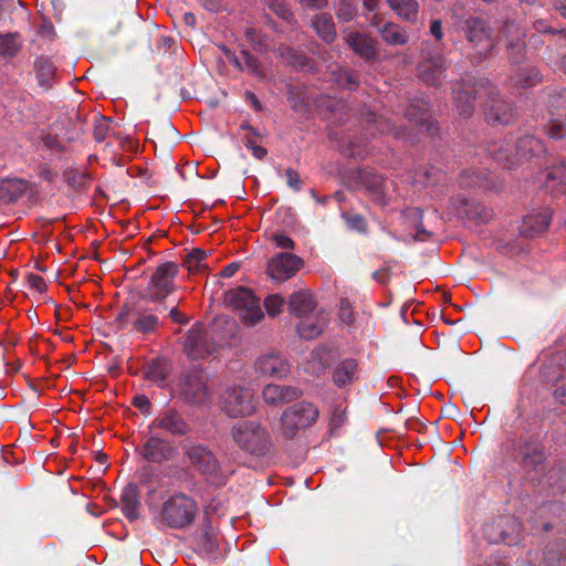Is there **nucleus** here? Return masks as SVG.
Instances as JSON below:
<instances>
[{"mask_svg": "<svg viewBox=\"0 0 566 566\" xmlns=\"http://www.w3.org/2000/svg\"><path fill=\"white\" fill-rule=\"evenodd\" d=\"M197 2L208 12L218 13L228 10V2L226 0H197Z\"/></svg>", "mask_w": 566, "mask_h": 566, "instance_id": "nucleus-58", "label": "nucleus"}, {"mask_svg": "<svg viewBox=\"0 0 566 566\" xmlns=\"http://www.w3.org/2000/svg\"><path fill=\"white\" fill-rule=\"evenodd\" d=\"M345 221L348 226V228L354 229L355 231L359 233H367L368 231V223L360 213H353V214H345L344 216Z\"/></svg>", "mask_w": 566, "mask_h": 566, "instance_id": "nucleus-53", "label": "nucleus"}, {"mask_svg": "<svg viewBox=\"0 0 566 566\" xmlns=\"http://www.w3.org/2000/svg\"><path fill=\"white\" fill-rule=\"evenodd\" d=\"M363 123L365 129L373 136L392 133L394 138L403 139L406 143H416L417 135L411 133L410 128L395 126L385 116L377 115L375 112L366 111L363 113Z\"/></svg>", "mask_w": 566, "mask_h": 566, "instance_id": "nucleus-15", "label": "nucleus"}, {"mask_svg": "<svg viewBox=\"0 0 566 566\" xmlns=\"http://www.w3.org/2000/svg\"><path fill=\"white\" fill-rule=\"evenodd\" d=\"M339 319L344 325H353L355 322V315L353 307L348 301H342L339 307Z\"/></svg>", "mask_w": 566, "mask_h": 566, "instance_id": "nucleus-59", "label": "nucleus"}, {"mask_svg": "<svg viewBox=\"0 0 566 566\" xmlns=\"http://www.w3.org/2000/svg\"><path fill=\"white\" fill-rule=\"evenodd\" d=\"M429 105L421 97H415L405 111V117L413 123L419 132L432 135L437 130L434 120L428 115Z\"/></svg>", "mask_w": 566, "mask_h": 566, "instance_id": "nucleus-22", "label": "nucleus"}, {"mask_svg": "<svg viewBox=\"0 0 566 566\" xmlns=\"http://www.w3.org/2000/svg\"><path fill=\"white\" fill-rule=\"evenodd\" d=\"M347 419L346 409H343L342 406H336L333 409V413L329 419V428L331 430H336L342 428L345 424Z\"/></svg>", "mask_w": 566, "mask_h": 566, "instance_id": "nucleus-57", "label": "nucleus"}, {"mask_svg": "<svg viewBox=\"0 0 566 566\" xmlns=\"http://www.w3.org/2000/svg\"><path fill=\"white\" fill-rule=\"evenodd\" d=\"M455 212L462 218L475 220V222H488L492 219V209L482 203L473 202L465 198L455 199Z\"/></svg>", "mask_w": 566, "mask_h": 566, "instance_id": "nucleus-28", "label": "nucleus"}, {"mask_svg": "<svg viewBox=\"0 0 566 566\" xmlns=\"http://www.w3.org/2000/svg\"><path fill=\"white\" fill-rule=\"evenodd\" d=\"M230 434L235 446L251 455L265 457L273 447L269 432L254 420H241L231 428Z\"/></svg>", "mask_w": 566, "mask_h": 566, "instance_id": "nucleus-5", "label": "nucleus"}, {"mask_svg": "<svg viewBox=\"0 0 566 566\" xmlns=\"http://www.w3.org/2000/svg\"><path fill=\"white\" fill-rule=\"evenodd\" d=\"M262 396L269 405H277V402L298 399L302 396V390L294 386L268 385L264 387Z\"/></svg>", "mask_w": 566, "mask_h": 566, "instance_id": "nucleus-32", "label": "nucleus"}, {"mask_svg": "<svg viewBox=\"0 0 566 566\" xmlns=\"http://www.w3.org/2000/svg\"><path fill=\"white\" fill-rule=\"evenodd\" d=\"M34 72L38 78V85L45 92L46 90H50L53 85V81L56 74V65L52 63L51 59L44 57V55L35 59Z\"/></svg>", "mask_w": 566, "mask_h": 566, "instance_id": "nucleus-36", "label": "nucleus"}, {"mask_svg": "<svg viewBox=\"0 0 566 566\" xmlns=\"http://www.w3.org/2000/svg\"><path fill=\"white\" fill-rule=\"evenodd\" d=\"M356 181L358 189L364 190L373 203L382 207L388 205L385 177L371 170H358Z\"/></svg>", "mask_w": 566, "mask_h": 566, "instance_id": "nucleus-19", "label": "nucleus"}, {"mask_svg": "<svg viewBox=\"0 0 566 566\" xmlns=\"http://www.w3.org/2000/svg\"><path fill=\"white\" fill-rule=\"evenodd\" d=\"M111 125L107 118L102 116L96 118L93 127L94 139L97 143H103L109 135Z\"/></svg>", "mask_w": 566, "mask_h": 566, "instance_id": "nucleus-52", "label": "nucleus"}, {"mask_svg": "<svg viewBox=\"0 0 566 566\" xmlns=\"http://www.w3.org/2000/svg\"><path fill=\"white\" fill-rule=\"evenodd\" d=\"M28 190L25 180L3 179L0 181V200L3 203H15Z\"/></svg>", "mask_w": 566, "mask_h": 566, "instance_id": "nucleus-37", "label": "nucleus"}, {"mask_svg": "<svg viewBox=\"0 0 566 566\" xmlns=\"http://www.w3.org/2000/svg\"><path fill=\"white\" fill-rule=\"evenodd\" d=\"M303 265V260L292 252H279L273 255L266 265V273L274 281H286L298 273Z\"/></svg>", "mask_w": 566, "mask_h": 566, "instance_id": "nucleus-17", "label": "nucleus"}, {"mask_svg": "<svg viewBox=\"0 0 566 566\" xmlns=\"http://www.w3.org/2000/svg\"><path fill=\"white\" fill-rule=\"evenodd\" d=\"M170 373L171 364L163 357L153 358L143 367L144 377L159 387L166 386Z\"/></svg>", "mask_w": 566, "mask_h": 566, "instance_id": "nucleus-31", "label": "nucleus"}, {"mask_svg": "<svg viewBox=\"0 0 566 566\" xmlns=\"http://www.w3.org/2000/svg\"><path fill=\"white\" fill-rule=\"evenodd\" d=\"M22 46L19 32H0V55L6 59H13Z\"/></svg>", "mask_w": 566, "mask_h": 566, "instance_id": "nucleus-44", "label": "nucleus"}, {"mask_svg": "<svg viewBox=\"0 0 566 566\" xmlns=\"http://www.w3.org/2000/svg\"><path fill=\"white\" fill-rule=\"evenodd\" d=\"M543 566H566V539L547 543L544 549Z\"/></svg>", "mask_w": 566, "mask_h": 566, "instance_id": "nucleus-40", "label": "nucleus"}, {"mask_svg": "<svg viewBox=\"0 0 566 566\" xmlns=\"http://www.w3.org/2000/svg\"><path fill=\"white\" fill-rule=\"evenodd\" d=\"M453 102L458 114L463 117L472 116L476 98H483V112L488 122L510 125L516 117L513 102L500 95L494 83L485 77L465 74L452 87Z\"/></svg>", "mask_w": 566, "mask_h": 566, "instance_id": "nucleus-1", "label": "nucleus"}, {"mask_svg": "<svg viewBox=\"0 0 566 566\" xmlns=\"http://www.w3.org/2000/svg\"><path fill=\"white\" fill-rule=\"evenodd\" d=\"M178 389L180 398L191 405H202L207 399L206 382L198 371L184 373L180 376Z\"/></svg>", "mask_w": 566, "mask_h": 566, "instance_id": "nucleus-21", "label": "nucleus"}, {"mask_svg": "<svg viewBox=\"0 0 566 566\" xmlns=\"http://www.w3.org/2000/svg\"><path fill=\"white\" fill-rule=\"evenodd\" d=\"M241 59L243 60L244 70H248L259 78L264 77L263 64L260 59L245 49L241 50Z\"/></svg>", "mask_w": 566, "mask_h": 566, "instance_id": "nucleus-47", "label": "nucleus"}, {"mask_svg": "<svg viewBox=\"0 0 566 566\" xmlns=\"http://www.w3.org/2000/svg\"><path fill=\"white\" fill-rule=\"evenodd\" d=\"M133 405L144 415H149L151 410V401L146 395H136L132 400Z\"/></svg>", "mask_w": 566, "mask_h": 566, "instance_id": "nucleus-63", "label": "nucleus"}, {"mask_svg": "<svg viewBox=\"0 0 566 566\" xmlns=\"http://www.w3.org/2000/svg\"><path fill=\"white\" fill-rule=\"evenodd\" d=\"M547 135L554 139H563L566 136V122L551 119L547 125Z\"/></svg>", "mask_w": 566, "mask_h": 566, "instance_id": "nucleus-55", "label": "nucleus"}, {"mask_svg": "<svg viewBox=\"0 0 566 566\" xmlns=\"http://www.w3.org/2000/svg\"><path fill=\"white\" fill-rule=\"evenodd\" d=\"M543 76L534 65L516 69L512 75V82L515 87L527 88L541 83Z\"/></svg>", "mask_w": 566, "mask_h": 566, "instance_id": "nucleus-41", "label": "nucleus"}, {"mask_svg": "<svg viewBox=\"0 0 566 566\" xmlns=\"http://www.w3.org/2000/svg\"><path fill=\"white\" fill-rule=\"evenodd\" d=\"M319 416L318 409L310 401H298L289 409L284 410L281 416V424L283 433L287 438L295 437L300 429L310 428L316 422Z\"/></svg>", "mask_w": 566, "mask_h": 566, "instance_id": "nucleus-10", "label": "nucleus"}, {"mask_svg": "<svg viewBox=\"0 0 566 566\" xmlns=\"http://www.w3.org/2000/svg\"><path fill=\"white\" fill-rule=\"evenodd\" d=\"M549 105L555 111L566 112V87L557 88L549 95ZM566 119V113H565Z\"/></svg>", "mask_w": 566, "mask_h": 566, "instance_id": "nucleus-54", "label": "nucleus"}, {"mask_svg": "<svg viewBox=\"0 0 566 566\" xmlns=\"http://www.w3.org/2000/svg\"><path fill=\"white\" fill-rule=\"evenodd\" d=\"M62 177L67 185L73 186L75 189H80L85 184V172H80L75 168H66L62 172Z\"/></svg>", "mask_w": 566, "mask_h": 566, "instance_id": "nucleus-51", "label": "nucleus"}, {"mask_svg": "<svg viewBox=\"0 0 566 566\" xmlns=\"http://www.w3.org/2000/svg\"><path fill=\"white\" fill-rule=\"evenodd\" d=\"M255 371L270 375V377H284L290 371V366L284 357L279 353L262 354L255 360Z\"/></svg>", "mask_w": 566, "mask_h": 566, "instance_id": "nucleus-26", "label": "nucleus"}, {"mask_svg": "<svg viewBox=\"0 0 566 566\" xmlns=\"http://www.w3.org/2000/svg\"><path fill=\"white\" fill-rule=\"evenodd\" d=\"M537 485L551 494H559L566 490V461H557L544 469V473L537 479Z\"/></svg>", "mask_w": 566, "mask_h": 566, "instance_id": "nucleus-23", "label": "nucleus"}, {"mask_svg": "<svg viewBox=\"0 0 566 566\" xmlns=\"http://www.w3.org/2000/svg\"><path fill=\"white\" fill-rule=\"evenodd\" d=\"M216 350V345L209 340L205 326L196 322L187 331L184 340V352L191 359L210 357Z\"/></svg>", "mask_w": 566, "mask_h": 566, "instance_id": "nucleus-16", "label": "nucleus"}, {"mask_svg": "<svg viewBox=\"0 0 566 566\" xmlns=\"http://www.w3.org/2000/svg\"><path fill=\"white\" fill-rule=\"evenodd\" d=\"M145 305L140 303H125L119 308L115 323L118 329H127L128 325L132 331L142 333V335H149L163 325L160 315L167 312L168 306L156 305L145 301Z\"/></svg>", "mask_w": 566, "mask_h": 566, "instance_id": "nucleus-2", "label": "nucleus"}, {"mask_svg": "<svg viewBox=\"0 0 566 566\" xmlns=\"http://www.w3.org/2000/svg\"><path fill=\"white\" fill-rule=\"evenodd\" d=\"M179 268L174 261H166L156 266L154 273L148 280L147 287L142 294V298L149 303L168 306V298L176 289L175 279Z\"/></svg>", "mask_w": 566, "mask_h": 566, "instance_id": "nucleus-7", "label": "nucleus"}, {"mask_svg": "<svg viewBox=\"0 0 566 566\" xmlns=\"http://www.w3.org/2000/svg\"><path fill=\"white\" fill-rule=\"evenodd\" d=\"M135 451L145 461L151 463H164L174 461L178 453V448L174 442L156 436L155 432H148L145 441L135 448Z\"/></svg>", "mask_w": 566, "mask_h": 566, "instance_id": "nucleus-12", "label": "nucleus"}, {"mask_svg": "<svg viewBox=\"0 0 566 566\" xmlns=\"http://www.w3.org/2000/svg\"><path fill=\"white\" fill-rule=\"evenodd\" d=\"M463 31L473 50V63H481V61L492 55L495 41L492 35V27L488 21L480 17H470L464 21Z\"/></svg>", "mask_w": 566, "mask_h": 566, "instance_id": "nucleus-8", "label": "nucleus"}, {"mask_svg": "<svg viewBox=\"0 0 566 566\" xmlns=\"http://www.w3.org/2000/svg\"><path fill=\"white\" fill-rule=\"evenodd\" d=\"M332 78L342 88L356 90L360 83L359 72L337 65L332 72Z\"/></svg>", "mask_w": 566, "mask_h": 566, "instance_id": "nucleus-43", "label": "nucleus"}, {"mask_svg": "<svg viewBox=\"0 0 566 566\" xmlns=\"http://www.w3.org/2000/svg\"><path fill=\"white\" fill-rule=\"evenodd\" d=\"M324 325V317L307 315L298 322L296 329L301 337L311 340L322 334Z\"/></svg>", "mask_w": 566, "mask_h": 566, "instance_id": "nucleus-42", "label": "nucleus"}, {"mask_svg": "<svg viewBox=\"0 0 566 566\" xmlns=\"http://www.w3.org/2000/svg\"><path fill=\"white\" fill-rule=\"evenodd\" d=\"M207 251L201 248H192L187 255H185L182 265L189 271V273H200V271L207 270Z\"/></svg>", "mask_w": 566, "mask_h": 566, "instance_id": "nucleus-45", "label": "nucleus"}, {"mask_svg": "<svg viewBox=\"0 0 566 566\" xmlns=\"http://www.w3.org/2000/svg\"><path fill=\"white\" fill-rule=\"evenodd\" d=\"M285 301L282 296V294H270L264 300V308L268 315L270 316H276L279 313H281L282 307L284 305Z\"/></svg>", "mask_w": 566, "mask_h": 566, "instance_id": "nucleus-50", "label": "nucleus"}, {"mask_svg": "<svg viewBox=\"0 0 566 566\" xmlns=\"http://www.w3.org/2000/svg\"><path fill=\"white\" fill-rule=\"evenodd\" d=\"M389 8L406 22H417L420 12L418 0H386Z\"/></svg>", "mask_w": 566, "mask_h": 566, "instance_id": "nucleus-38", "label": "nucleus"}, {"mask_svg": "<svg viewBox=\"0 0 566 566\" xmlns=\"http://www.w3.org/2000/svg\"><path fill=\"white\" fill-rule=\"evenodd\" d=\"M566 178V160L562 161L559 166H555L547 172L548 180H564Z\"/></svg>", "mask_w": 566, "mask_h": 566, "instance_id": "nucleus-64", "label": "nucleus"}, {"mask_svg": "<svg viewBox=\"0 0 566 566\" xmlns=\"http://www.w3.org/2000/svg\"><path fill=\"white\" fill-rule=\"evenodd\" d=\"M272 240L275 242V245L281 249H286L287 251H292L295 248V242L289 235H285L283 232H274L272 234Z\"/></svg>", "mask_w": 566, "mask_h": 566, "instance_id": "nucleus-60", "label": "nucleus"}, {"mask_svg": "<svg viewBox=\"0 0 566 566\" xmlns=\"http://www.w3.org/2000/svg\"><path fill=\"white\" fill-rule=\"evenodd\" d=\"M224 302L238 312L242 322L248 326L256 325L264 316L260 300L251 289L243 286L229 289L224 293Z\"/></svg>", "mask_w": 566, "mask_h": 566, "instance_id": "nucleus-9", "label": "nucleus"}, {"mask_svg": "<svg viewBox=\"0 0 566 566\" xmlns=\"http://www.w3.org/2000/svg\"><path fill=\"white\" fill-rule=\"evenodd\" d=\"M199 547L206 552V554H214L218 549V536L214 534L212 527L208 526L203 531L198 542Z\"/></svg>", "mask_w": 566, "mask_h": 566, "instance_id": "nucleus-49", "label": "nucleus"}, {"mask_svg": "<svg viewBox=\"0 0 566 566\" xmlns=\"http://www.w3.org/2000/svg\"><path fill=\"white\" fill-rule=\"evenodd\" d=\"M198 512L196 499L186 493H175L164 501L154 524L158 528H186L191 526Z\"/></svg>", "mask_w": 566, "mask_h": 566, "instance_id": "nucleus-3", "label": "nucleus"}, {"mask_svg": "<svg viewBox=\"0 0 566 566\" xmlns=\"http://www.w3.org/2000/svg\"><path fill=\"white\" fill-rule=\"evenodd\" d=\"M287 307L292 315L302 321L315 311L317 302L310 290H298L290 295Z\"/></svg>", "mask_w": 566, "mask_h": 566, "instance_id": "nucleus-27", "label": "nucleus"}, {"mask_svg": "<svg viewBox=\"0 0 566 566\" xmlns=\"http://www.w3.org/2000/svg\"><path fill=\"white\" fill-rule=\"evenodd\" d=\"M502 34L507 41V54L512 64H521L525 51L526 32L521 22L504 21L501 28Z\"/></svg>", "mask_w": 566, "mask_h": 566, "instance_id": "nucleus-20", "label": "nucleus"}, {"mask_svg": "<svg viewBox=\"0 0 566 566\" xmlns=\"http://www.w3.org/2000/svg\"><path fill=\"white\" fill-rule=\"evenodd\" d=\"M546 448L538 437H522L515 450L514 460L521 471L538 484L539 471L545 470Z\"/></svg>", "mask_w": 566, "mask_h": 566, "instance_id": "nucleus-6", "label": "nucleus"}, {"mask_svg": "<svg viewBox=\"0 0 566 566\" xmlns=\"http://www.w3.org/2000/svg\"><path fill=\"white\" fill-rule=\"evenodd\" d=\"M311 25L324 42L332 43L336 40L337 31L331 13H316L312 18Z\"/></svg>", "mask_w": 566, "mask_h": 566, "instance_id": "nucleus-35", "label": "nucleus"}, {"mask_svg": "<svg viewBox=\"0 0 566 566\" xmlns=\"http://www.w3.org/2000/svg\"><path fill=\"white\" fill-rule=\"evenodd\" d=\"M486 154L505 168H512L515 165V149L511 139L488 144Z\"/></svg>", "mask_w": 566, "mask_h": 566, "instance_id": "nucleus-29", "label": "nucleus"}, {"mask_svg": "<svg viewBox=\"0 0 566 566\" xmlns=\"http://www.w3.org/2000/svg\"><path fill=\"white\" fill-rule=\"evenodd\" d=\"M140 493L137 484L129 483L120 494L122 512L128 521L134 522L139 517Z\"/></svg>", "mask_w": 566, "mask_h": 566, "instance_id": "nucleus-30", "label": "nucleus"}, {"mask_svg": "<svg viewBox=\"0 0 566 566\" xmlns=\"http://www.w3.org/2000/svg\"><path fill=\"white\" fill-rule=\"evenodd\" d=\"M448 69L449 64L444 54L433 50L422 54V59L417 65V73L422 83L438 87L444 82Z\"/></svg>", "mask_w": 566, "mask_h": 566, "instance_id": "nucleus-13", "label": "nucleus"}, {"mask_svg": "<svg viewBox=\"0 0 566 566\" xmlns=\"http://www.w3.org/2000/svg\"><path fill=\"white\" fill-rule=\"evenodd\" d=\"M553 397L566 406V367L559 368L553 381Z\"/></svg>", "mask_w": 566, "mask_h": 566, "instance_id": "nucleus-48", "label": "nucleus"}, {"mask_svg": "<svg viewBox=\"0 0 566 566\" xmlns=\"http://www.w3.org/2000/svg\"><path fill=\"white\" fill-rule=\"evenodd\" d=\"M182 451L193 470L209 484H227L228 478L220 460H218L216 452L207 443L187 442L184 443Z\"/></svg>", "mask_w": 566, "mask_h": 566, "instance_id": "nucleus-4", "label": "nucleus"}, {"mask_svg": "<svg viewBox=\"0 0 566 566\" xmlns=\"http://www.w3.org/2000/svg\"><path fill=\"white\" fill-rule=\"evenodd\" d=\"M163 432L170 433L171 437H186L192 430L191 424L186 420L185 416L178 409L167 408L163 409L148 426V432Z\"/></svg>", "mask_w": 566, "mask_h": 566, "instance_id": "nucleus-14", "label": "nucleus"}, {"mask_svg": "<svg viewBox=\"0 0 566 566\" xmlns=\"http://www.w3.org/2000/svg\"><path fill=\"white\" fill-rule=\"evenodd\" d=\"M378 31L388 45H406L410 39L405 28L396 22H386L378 28Z\"/></svg>", "mask_w": 566, "mask_h": 566, "instance_id": "nucleus-39", "label": "nucleus"}, {"mask_svg": "<svg viewBox=\"0 0 566 566\" xmlns=\"http://www.w3.org/2000/svg\"><path fill=\"white\" fill-rule=\"evenodd\" d=\"M270 9L276 13L277 17L284 19L285 21H289V19L292 17L291 10L287 9L286 4H284L282 0H271Z\"/></svg>", "mask_w": 566, "mask_h": 566, "instance_id": "nucleus-61", "label": "nucleus"}, {"mask_svg": "<svg viewBox=\"0 0 566 566\" xmlns=\"http://www.w3.org/2000/svg\"><path fill=\"white\" fill-rule=\"evenodd\" d=\"M357 378L358 363L354 358L342 359L333 370V382L337 387L352 386Z\"/></svg>", "mask_w": 566, "mask_h": 566, "instance_id": "nucleus-33", "label": "nucleus"}, {"mask_svg": "<svg viewBox=\"0 0 566 566\" xmlns=\"http://www.w3.org/2000/svg\"><path fill=\"white\" fill-rule=\"evenodd\" d=\"M522 523L515 516H500L486 523L483 528L484 536L491 543L516 545L522 538Z\"/></svg>", "mask_w": 566, "mask_h": 566, "instance_id": "nucleus-11", "label": "nucleus"}, {"mask_svg": "<svg viewBox=\"0 0 566 566\" xmlns=\"http://www.w3.org/2000/svg\"><path fill=\"white\" fill-rule=\"evenodd\" d=\"M285 177L287 181V186L293 189L294 191H300L302 189V180L301 177L295 170V168H286L285 169Z\"/></svg>", "mask_w": 566, "mask_h": 566, "instance_id": "nucleus-62", "label": "nucleus"}, {"mask_svg": "<svg viewBox=\"0 0 566 566\" xmlns=\"http://www.w3.org/2000/svg\"><path fill=\"white\" fill-rule=\"evenodd\" d=\"M543 153H545L544 143L534 135H523L515 143V161L516 159L538 157Z\"/></svg>", "mask_w": 566, "mask_h": 566, "instance_id": "nucleus-34", "label": "nucleus"}, {"mask_svg": "<svg viewBox=\"0 0 566 566\" xmlns=\"http://www.w3.org/2000/svg\"><path fill=\"white\" fill-rule=\"evenodd\" d=\"M223 409L230 417L251 415L253 406V394L243 387H229L223 394Z\"/></svg>", "mask_w": 566, "mask_h": 566, "instance_id": "nucleus-18", "label": "nucleus"}, {"mask_svg": "<svg viewBox=\"0 0 566 566\" xmlns=\"http://www.w3.org/2000/svg\"><path fill=\"white\" fill-rule=\"evenodd\" d=\"M180 302L181 301H177L174 305H168V316L172 322L178 323L179 325H188V323L191 321V317L182 314V312L179 311Z\"/></svg>", "mask_w": 566, "mask_h": 566, "instance_id": "nucleus-56", "label": "nucleus"}, {"mask_svg": "<svg viewBox=\"0 0 566 566\" xmlns=\"http://www.w3.org/2000/svg\"><path fill=\"white\" fill-rule=\"evenodd\" d=\"M551 209H543L539 212L526 214L522 219L520 233L524 238H535L538 234L545 233L552 223Z\"/></svg>", "mask_w": 566, "mask_h": 566, "instance_id": "nucleus-25", "label": "nucleus"}, {"mask_svg": "<svg viewBox=\"0 0 566 566\" xmlns=\"http://www.w3.org/2000/svg\"><path fill=\"white\" fill-rule=\"evenodd\" d=\"M358 14L354 0H338L335 7V15L340 22H352Z\"/></svg>", "mask_w": 566, "mask_h": 566, "instance_id": "nucleus-46", "label": "nucleus"}, {"mask_svg": "<svg viewBox=\"0 0 566 566\" xmlns=\"http://www.w3.org/2000/svg\"><path fill=\"white\" fill-rule=\"evenodd\" d=\"M344 40L348 48L360 59L375 60L377 55V42L366 32L345 31Z\"/></svg>", "mask_w": 566, "mask_h": 566, "instance_id": "nucleus-24", "label": "nucleus"}]
</instances>
